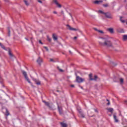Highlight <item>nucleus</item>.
Wrapping results in <instances>:
<instances>
[{
	"label": "nucleus",
	"mask_w": 127,
	"mask_h": 127,
	"mask_svg": "<svg viewBox=\"0 0 127 127\" xmlns=\"http://www.w3.org/2000/svg\"><path fill=\"white\" fill-rule=\"evenodd\" d=\"M105 15L107 17V18H113L112 15L109 13H105Z\"/></svg>",
	"instance_id": "6e6552de"
},
{
	"label": "nucleus",
	"mask_w": 127,
	"mask_h": 127,
	"mask_svg": "<svg viewBox=\"0 0 127 127\" xmlns=\"http://www.w3.org/2000/svg\"><path fill=\"white\" fill-rule=\"evenodd\" d=\"M8 36H9L10 35V30H8Z\"/></svg>",
	"instance_id": "72a5a7b5"
},
{
	"label": "nucleus",
	"mask_w": 127,
	"mask_h": 127,
	"mask_svg": "<svg viewBox=\"0 0 127 127\" xmlns=\"http://www.w3.org/2000/svg\"><path fill=\"white\" fill-rule=\"evenodd\" d=\"M31 86H32V87H33V85L32 84V83H31Z\"/></svg>",
	"instance_id": "79ce46f5"
},
{
	"label": "nucleus",
	"mask_w": 127,
	"mask_h": 127,
	"mask_svg": "<svg viewBox=\"0 0 127 127\" xmlns=\"http://www.w3.org/2000/svg\"><path fill=\"white\" fill-rule=\"evenodd\" d=\"M103 2V0H95L93 1V3H95V4H99V3H101Z\"/></svg>",
	"instance_id": "1a4fd4ad"
},
{
	"label": "nucleus",
	"mask_w": 127,
	"mask_h": 127,
	"mask_svg": "<svg viewBox=\"0 0 127 127\" xmlns=\"http://www.w3.org/2000/svg\"><path fill=\"white\" fill-rule=\"evenodd\" d=\"M79 113L80 114L79 117L80 118H85V116L84 115V114L83 113V112H82V109H80L79 110Z\"/></svg>",
	"instance_id": "0eeeda50"
},
{
	"label": "nucleus",
	"mask_w": 127,
	"mask_h": 127,
	"mask_svg": "<svg viewBox=\"0 0 127 127\" xmlns=\"http://www.w3.org/2000/svg\"><path fill=\"white\" fill-rule=\"evenodd\" d=\"M50 61H51L52 62H53L54 61L53 60V59H50Z\"/></svg>",
	"instance_id": "58836bf2"
},
{
	"label": "nucleus",
	"mask_w": 127,
	"mask_h": 127,
	"mask_svg": "<svg viewBox=\"0 0 127 127\" xmlns=\"http://www.w3.org/2000/svg\"><path fill=\"white\" fill-rule=\"evenodd\" d=\"M0 46L4 50H5V47H4V46L1 44V43H0Z\"/></svg>",
	"instance_id": "aec40b11"
},
{
	"label": "nucleus",
	"mask_w": 127,
	"mask_h": 127,
	"mask_svg": "<svg viewBox=\"0 0 127 127\" xmlns=\"http://www.w3.org/2000/svg\"><path fill=\"white\" fill-rule=\"evenodd\" d=\"M44 48H45V49H46V50L48 51V48H47V47H44Z\"/></svg>",
	"instance_id": "e433bc0d"
},
{
	"label": "nucleus",
	"mask_w": 127,
	"mask_h": 127,
	"mask_svg": "<svg viewBox=\"0 0 127 127\" xmlns=\"http://www.w3.org/2000/svg\"><path fill=\"white\" fill-rule=\"evenodd\" d=\"M107 102H108L107 103V105L110 106V105H111V102H110V100H109L108 99H107Z\"/></svg>",
	"instance_id": "a878e982"
},
{
	"label": "nucleus",
	"mask_w": 127,
	"mask_h": 127,
	"mask_svg": "<svg viewBox=\"0 0 127 127\" xmlns=\"http://www.w3.org/2000/svg\"><path fill=\"white\" fill-rule=\"evenodd\" d=\"M58 110H59L60 114L62 115V114H63V113L62 112V110H61V109L60 108L58 107Z\"/></svg>",
	"instance_id": "4be33fe9"
},
{
	"label": "nucleus",
	"mask_w": 127,
	"mask_h": 127,
	"mask_svg": "<svg viewBox=\"0 0 127 127\" xmlns=\"http://www.w3.org/2000/svg\"><path fill=\"white\" fill-rule=\"evenodd\" d=\"M92 74L90 73L89 74V79L91 81H96V80H97V79H98V76L97 75H95L94 76V78H92Z\"/></svg>",
	"instance_id": "20e7f679"
},
{
	"label": "nucleus",
	"mask_w": 127,
	"mask_h": 127,
	"mask_svg": "<svg viewBox=\"0 0 127 127\" xmlns=\"http://www.w3.org/2000/svg\"><path fill=\"white\" fill-rule=\"evenodd\" d=\"M61 13H62V14H64V11L63 10H62V11H61Z\"/></svg>",
	"instance_id": "4c0bfd02"
},
{
	"label": "nucleus",
	"mask_w": 127,
	"mask_h": 127,
	"mask_svg": "<svg viewBox=\"0 0 127 127\" xmlns=\"http://www.w3.org/2000/svg\"><path fill=\"white\" fill-rule=\"evenodd\" d=\"M8 54H9V56H10V57H13V55H12V54H11V52H10V51H9V52H8Z\"/></svg>",
	"instance_id": "5701e85b"
},
{
	"label": "nucleus",
	"mask_w": 127,
	"mask_h": 127,
	"mask_svg": "<svg viewBox=\"0 0 127 127\" xmlns=\"http://www.w3.org/2000/svg\"><path fill=\"white\" fill-rule=\"evenodd\" d=\"M53 1L54 2V3H55V4H56V5H57L58 7H59L60 8L62 7V5L61 4H59V3H58V1H57V0H53Z\"/></svg>",
	"instance_id": "423d86ee"
},
{
	"label": "nucleus",
	"mask_w": 127,
	"mask_h": 127,
	"mask_svg": "<svg viewBox=\"0 0 127 127\" xmlns=\"http://www.w3.org/2000/svg\"><path fill=\"white\" fill-rule=\"evenodd\" d=\"M99 12H100V13H102L103 14H105L106 13L104 12V11H102V10H99Z\"/></svg>",
	"instance_id": "cd10ccee"
},
{
	"label": "nucleus",
	"mask_w": 127,
	"mask_h": 127,
	"mask_svg": "<svg viewBox=\"0 0 127 127\" xmlns=\"http://www.w3.org/2000/svg\"><path fill=\"white\" fill-rule=\"evenodd\" d=\"M43 103H44V104L46 105V106L49 107V102H47L45 101H43Z\"/></svg>",
	"instance_id": "412c9836"
},
{
	"label": "nucleus",
	"mask_w": 127,
	"mask_h": 127,
	"mask_svg": "<svg viewBox=\"0 0 127 127\" xmlns=\"http://www.w3.org/2000/svg\"><path fill=\"white\" fill-rule=\"evenodd\" d=\"M120 82H121V83H124V79L121 78L120 79Z\"/></svg>",
	"instance_id": "7c9ffc66"
},
{
	"label": "nucleus",
	"mask_w": 127,
	"mask_h": 127,
	"mask_svg": "<svg viewBox=\"0 0 127 127\" xmlns=\"http://www.w3.org/2000/svg\"><path fill=\"white\" fill-rule=\"evenodd\" d=\"M103 6H104V7H108V6H109V4H103Z\"/></svg>",
	"instance_id": "bb28decb"
},
{
	"label": "nucleus",
	"mask_w": 127,
	"mask_h": 127,
	"mask_svg": "<svg viewBox=\"0 0 127 127\" xmlns=\"http://www.w3.org/2000/svg\"><path fill=\"white\" fill-rule=\"evenodd\" d=\"M74 39H77V37H74Z\"/></svg>",
	"instance_id": "a19ab883"
},
{
	"label": "nucleus",
	"mask_w": 127,
	"mask_h": 127,
	"mask_svg": "<svg viewBox=\"0 0 127 127\" xmlns=\"http://www.w3.org/2000/svg\"><path fill=\"white\" fill-rule=\"evenodd\" d=\"M123 40H124V41H126V40H127V35H123Z\"/></svg>",
	"instance_id": "6ab92c4d"
},
{
	"label": "nucleus",
	"mask_w": 127,
	"mask_h": 127,
	"mask_svg": "<svg viewBox=\"0 0 127 127\" xmlns=\"http://www.w3.org/2000/svg\"><path fill=\"white\" fill-rule=\"evenodd\" d=\"M93 29L95 30L96 31H97L98 32H99V33L103 34L104 31L100 30H98L96 28H94Z\"/></svg>",
	"instance_id": "f8f14e48"
},
{
	"label": "nucleus",
	"mask_w": 127,
	"mask_h": 127,
	"mask_svg": "<svg viewBox=\"0 0 127 127\" xmlns=\"http://www.w3.org/2000/svg\"><path fill=\"white\" fill-rule=\"evenodd\" d=\"M38 2H39L40 3H42V1L39 0H38Z\"/></svg>",
	"instance_id": "f704fd0d"
},
{
	"label": "nucleus",
	"mask_w": 127,
	"mask_h": 127,
	"mask_svg": "<svg viewBox=\"0 0 127 127\" xmlns=\"http://www.w3.org/2000/svg\"><path fill=\"white\" fill-rule=\"evenodd\" d=\"M76 80L77 83H83L85 81V78H82L80 76H76Z\"/></svg>",
	"instance_id": "7ed1b4c3"
},
{
	"label": "nucleus",
	"mask_w": 127,
	"mask_h": 127,
	"mask_svg": "<svg viewBox=\"0 0 127 127\" xmlns=\"http://www.w3.org/2000/svg\"><path fill=\"white\" fill-rule=\"evenodd\" d=\"M120 20L122 22H123V23H125V20H122V17L120 18Z\"/></svg>",
	"instance_id": "c85d7f7f"
},
{
	"label": "nucleus",
	"mask_w": 127,
	"mask_h": 127,
	"mask_svg": "<svg viewBox=\"0 0 127 127\" xmlns=\"http://www.w3.org/2000/svg\"><path fill=\"white\" fill-rule=\"evenodd\" d=\"M26 40H27V41H28V40L27 39V38H25Z\"/></svg>",
	"instance_id": "37998d69"
},
{
	"label": "nucleus",
	"mask_w": 127,
	"mask_h": 127,
	"mask_svg": "<svg viewBox=\"0 0 127 127\" xmlns=\"http://www.w3.org/2000/svg\"><path fill=\"white\" fill-rule=\"evenodd\" d=\"M66 27H67V29H69V30H73V31H77V30H78V29L72 28L71 27H70V25H69L68 24L66 25Z\"/></svg>",
	"instance_id": "39448f33"
},
{
	"label": "nucleus",
	"mask_w": 127,
	"mask_h": 127,
	"mask_svg": "<svg viewBox=\"0 0 127 127\" xmlns=\"http://www.w3.org/2000/svg\"><path fill=\"white\" fill-rule=\"evenodd\" d=\"M125 104H126V105H127V100H126V101H125Z\"/></svg>",
	"instance_id": "ea45409f"
},
{
	"label": "nucleus",
	"mask_w": 127,
	"mask_h": 127,
	"mask_svg": "<svg viewBox=\"0 0 127 127\" xmlns=\"http://www.w3.org/2000/svg\"><path fill=\"white\" fill-rule=\"evenodd\" d=\"M71 87H74V85H72L71 86Z\"/></svg>",
	"instance_id": "c03bdc74"
},
{
	"label": "nucleus",
	"mask_w": 127,
	"mask_h": 127,
	"mask_svg": "<svg viewBox=\"0 0 127 127\" xmlns=\"http://www.w3.org/2000/svg\"><path fill=\"white\" fill-rule=\"evenodd\" d=\"M22 72L25 79L26 80L28 83H29V84H31V82L30 81V80H29V78H28V77L27 76V73H26V71L23 70Z\"/></svg>",
	"instance_id": "f03ea898"
},
{
	"label": "nucleus",
	"mask_w": 127,
	"mask_h": 127,
	"mask_svg": "<svg viewBox=\"0 0 127 127\" xmlns=\"http://www.w3.org/2000/svg\"><path fill=\"white\" fill-rule=\"evenodd\" d=\"M6 116H9V112H8V111H7V109H6Z\"/></svg>",
	"instance_id": "393cba45"
},
{
	"label": "nucleus",
	"mask_w": 127,
	"mask_h": 127,
	"mask_svg": "<svg viewBox=\"0 0 127 127\" xmlns=\"http://www.w3.org/2000/svg\"><path fill=\"white\" fill-rule=\"evenodd\" d=\"M37 63H38V64H39V65H40V64H41V63L42 62V59L39 58L37 60Z\"/></svg>",
	"instance_id": "ddd939ff"
},
{
	"label": "nucleus",
	"mask_w": 127,
	"mask_h": 127,
	"mask_svg": "<svg viewBox=\"0 0 127 127\" xmlns=\"http://www.w3.org/2000/svg\"><path fill=\"white\" fill-rule=\"evenodd\" d=\"M108 31H109L110 33H114V28H109L107 29Z\"/></svg>",
	"instance_id": "9b49d317"
},
{
	"label": "nucleus",
	"mask_w": 127,
	"mask_h": 127,
	"mask_svg": "<svg viewBox=\"0 0 127 127\" xmlns=\"http://www.w3.org/2000/svg\"><path fill=\"white\" fill-rule=\"evenodd\" d=\"M39 42L40 44H42V45L43 44V43H42V42H41V40H40L39 41Z\"/></svg>",
	"instance_id": "473e14b6"
},
{
	"label": "nucleus",
	"mask_w": 127,
	"mask_h": 127,
	"mask_svg": "<svg viewBox=\"0 0 127 127\" xmlns=\"http://www.w3.org/2000/svg\"><path fill=\"white\" fill-rule=\"evenodd\" d=\"M53 38L54 40H57L58 38H57V36H56V34H53Z\"/></svg>",
	"instance_id": "2eb2a0df"
},
{
	"label": "nucleus",
	"mask_w": 127,
	"mask_h": 127,
	"mask_svg": "<svg viewBox=\"0 0 127 127\" xmlns=\"http://www.w3.org/2000/svg\"><path fill=\"white\" fill-rule=\"evenodd\" d=\"M35 82L36 85H41V82H40V81L39 80L35 79Z\"/></svg>",
	"instance_id": "4468645a"
},
{
	"label": "nucleus",
	"mask_w": 127,
	"mask_h": 127,
	"mask_svg": "<svg viewBox=\"0 0 127 127\" xmlns=\"http://www.w3.org/2000/svg\"><path fill=\"white\" fill-rule=\"evenodd\" d=\"M102 39V41H104V43L99 41L100 45L101 46H107L108 47H110L113 45L112 42L110 40H108V39L106 38H100Z\"/></svg>",
	"instance_id": "f257e3e1"
},
{
	"label": "nucleus",
	"mask_w": 127,
	"mask_h": 127,
	"mask_svg": "<svg viewBox=\"0 0 127 127\" xmlns=\"http://www.w3.org/2000/svg\"><path fill=\"white\" fill-rule=\"evenodd\" d=\"M62 127H67V124L64 123H60Z\"/></svg>",
	"instance_id": "dca6fc26"
},
{
	"label": "nucleus",
	"mask_w": 127,
	"mask_h": 127,
	"mask_svg": "<svg viewBox=\"0 0 127 127\" xmlns=\"http://www.w3.org/2000/svg\"><path fill=\"white\" fill-rule=\"evenodd\" d=\"M48 40L50 42H51V38H49V37H48Z\"/></svg>",
	"instance_id": "c756f323"
},
{
	"label": "nucleus",
	"mask_w": 127,
	"mask_h": 127,
	"mask_svg": "<svg viewBox=\"0 0 127 127\" xmlns=\"http://www.w3.org/2000/svg\"><path fill=\"white\" fill-rule=\"evenodd\" d=\"M113 117H114V119L115 120V123H118L119 120H118V119H117V116L116 115H114Z\"/></svg>",
	"instance_id": "a211bd4d"
},
{
	"label": "nucleus",
	"mask_w": 127,
	"mask_h": 127,
	"mask_svg": "<svg viewBox=\"0 0 127 127\" xmlns=\"http://www.w3.org/2000/svg\"><path fill=\"white\" fill-rule=\"evenodd\" d=\"M118 32H119L120 33H124V29L121 28H119L117 29Z\"/></svg>",
	"instance_id": "9d476101"
},
{
	"label": "nucleus",
	"mask_w": 127,
	"mask_h": 127,
	"mask_svg": "<svg viewBox=\"0 0 127 127\" xmlns=\"http://www.w3.org/2000/svg\"><path fill=\"white\" fill-rule=\"evenodd\" d=\"M58 69H59V70L60 71V72H63L64 71L63 69H60L59 67H58Z\"/></svg>",
	"instance_id": "2f4dec72"
},
{
	"label": "nucleus",
	"mask_w": 127,
	"mask_h": 127,
	"mask_svg": "<svg viewBox=\"0 0 127 127\" xmlns=\"http://www.w3.org/2000/svg\"><path fill=\"white\" fill-rule=\"evenodd\" d=\"M24 2L26 4V5H29V3H28V2L26 0H24Z\"/></svg>",
	"instance_id": "b1692460"
},
{
	"label": "nucleus",
	"mask_w": 127,
	"mask_h": 127,
	"mask_svg": "<svg viewBox=\"0 0 127 127\" xmlns=\"http://www.w3.org/2000/svg\"><path fill=\"white\" fill-rule=\"evenodd\" d=\"M108 111L113 114V112L114 111V109L113 108H109L107 109Z\"/></svg>",
	"instance_id": "f3484780"
},
{
	"label": "nucleus",
	"mask_w": 127,
	"mask_h": 127,
	"mask_svg": "<svg viewBox=\"0 0 127 127\" xmlns=\"http://www.w3.org/2000/svg\"><path fill=\"white\" fill-rule=\"evenodd\" d=\"M53 13H54L55 14H57V12H56V11H54Z\"/></svg>",
	"instance_id": "c9c22d12"
}]
</instances>
